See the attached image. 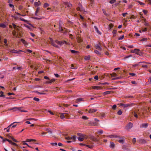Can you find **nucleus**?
Wrapping results in <instances>:
<instances>
[{
	"mask_svg": "<svg viewBox=\"0 0 151 151\" xmlns=\"http://www.w3.org/2000/svg\"><path fill=\"white\" fill-rule=\"evenodd\" d=\"M116 1V0H111L109 1V3L110 4H112L115 3Z\"/></svg>",
	"mask_w": 151,
	"mask_h": 151,
	"instance_id": "49",
	"label": "nucleus"
},
{
	"mask_svg": "<svg viewBox=\"0 0 151 151\" xmlns=\"http://www.w3.org/2000/svg\"><path fill=\"white\" fill-rule=\"evenodd\" d=\"M83 100L82 98H78L77 99V101L78 102L81 101Z\"/></svg>",
	"mask_w": 151,
	"mask_h": 151,
	"instance_id": "61",
	"label": "nucleus"
},
{
	"mask_svg": "<svg viewBox=\"0 0 151 151\" xmlns=\"http://www.w3.org/2000/svg\"><path fill=\"white\" fill-rule=\"evenodd\" d=\"M101 118L103 119L105 117V114L104 113H102L101 114Z\"/></svg>",
	"mask_w": 151,
	"mask_h": 151,
	"instance_id": "53",
	"label": "nucleus"
},
{
	"mask_svg": "<svg viewBox=\"0 0 151 151\" xmlns=\"http://www.w3.org/2000/svg\"><path fill=\"white\" fill-rule=\"evenodd\" d=\"M76 136L75 135L73 136L72 137H71V139H73L75 141L76 140Z\"/></svg>",
	"mask_w": 151,
	"mask_h": 151,
	"instance_id": "47",
	"label": "nucleus"
},
{
	"mask_svg": "<svg viewBox=\"0 0 151 151\" xmlns=\"http://www.w3.org/2000/svg\"><path fill=\"white\" fill-rule=\"evenodd\" d=\"M0 27L3 28H5L6 27V25L4 24H0Z\"/></svg>",
	"mask_w": 151,
	"mask_h": 151,
	"instance_id": "36",
	"label": "nucleus"
},
{
	"mask_svg": "<svg viewBox=\"0 0 151 151\" xmlns=\"http://www.w3.org/2000/svg\"><path fill=\"white\" fill-rule=\"evenodd\" d=\"M59 29L58 30V32H62L63 33H65L67 32L66 30H64V29H65V28H63V24L62 22L60 20L59 23Z\"/></svg>",
	"mask_w": 151,
	"mask_h": 151,
	"instance_id": "2",
	"label": "nucleus"
},
{
	"mask_svg": "<svg viewBox=\"0 0 151 151\" xmlns=\"http://www.w3.org/2000/svg\"><path fill=\"white\" fill-rule=\"evenodd\" d=\"M10 52L14 53H18V51L15 50H12L10 51Z\"/></svg>",
	"mask_w": 151,
	"mask_h": 151,
	"instance_id": "32",
	"label": "nucleus"
},
{
	"mask_svg": "<svg viewBox=\"0 0 151 151\" xmlns=\"http://www.w3.org/2000/svg\"><path fill=\"white\" fill-rule=\"evenodd\" d=\"M82 27L83 28H86L87 27L86 24L85 23H83Z\"/></svg>",
	"mask_w": 151,
	"mask_h": 151,
	"instance_id": "48",
	"label": "nucleus"
},
{
	"mask_svg": "<svg viewBox=\"0 0 151 151\" xmlns=\"http://www.w3.org/2000/svg\"><path fill=\"white\" fill-rule=\"evenodd\" d=\"M91 125L93 126H97L99 125V123L96 122H91Z\"/></svg>",
	"mask_w": 151,
	"mask_h": 151,
	"instance_id": "22",
	"label": "nucleus"
},
{
	"mask_svg": "<svg viewBox=\"0 0 151 151\" xmlns=\"http://www.w3.org/2000/svg\"><path fill=\"white\" fill-rule=\"evenodd\" d=\"M95 47L96 49H98L100 51H101V48L100 46V44H97L95 45Z\"/></svg>",
	"mask_w": 151,
	"mask_h": 151,
	"instance_id": "11",
	"label": "nucleus"
},
{
	"mask_svg": "<svg viewBox=\"0 0 151 151\" xmlns=\"http://www.w3.org/2000/svg\"><path fill=\"white\" fill-rule=\"evenodd\" d=\"M0 94L1 95H0V97H4L5 96L4 95V92L2 91H1L0 92Z\"/></svg>",
	"mask_w": 151,
	"mask_h": 151,
	"instance_id": "46",
	"label": "nucleus"
},
{
	"mask_svg": "<svg viewBox=\"0 0 151 151\" xmlns=\"http://www.w3.org/2000/svg\"><path fill=\"white\" fill-rule=\"evenodd\" d=\"M97 111V109H90L89 111L88 112L89 113H92L93 112H96Z\"/></svg>",
	"mask_w": 151,
	"mask_h": 151,
	"instance_id": "13",
	"label": "nucleus"
},
{
	"mask_svg": "<svg viewBox=\"0 0 151 151\" xmlns=\"http://www.w3.org/2000/svg\"><path fill=\"white\" fill-rule=\"evenodd\" d=\"M139 142L141 144H145L147 143V141L145 139H142L139 140Z\"/></svg>",
	"mask_w": 151,
	"mask_h": 151,
	"instance_id": "10",
	"label": "nucleus"
},
{
	"mask_svg": "<svg viewBox=\"0 0 151 151\" xmlns=\"http://www.w3.org/2000/svg\"><path fill=\"white\" fill-rule=\"evenodd\" d=\"M117 31L116 30H114L112 31V33L114 35L116 34V33ZM115 35H114L113 36L115 37Z\"/></svg>",
	"mask_w": 151,
	"mask_h": 151,
	"instance_id": "41",
	"label": "nucleus"
},
{
	"mask_svg": "<svg viewBox=\"0 0 151 151\" xmlns=\"http://www.w3.org/2000/svg\"><path fill=\"white\" fill-rule=\"evenodd\" d=\"M116 107V104H114L112 107V109H115Z\"/></svg>",
	"mask_w": 151,
	"mask_h": 151,
	"instance_id": "64",
	"label": "nucleus"
},
{
	"mask_svg": "<svg viewBox=\"0 0 151 151\" xmlns=\"http://www.w3.org/2000/svg\"><path fill=\"white\" fill-rule=\"evenodd\" d=\"M133 127V124L131 122H129L125 127V129L127 130H129Z\"/></svg>",
	"mask_w": 151,
	"mask_h": 151,
	"instance_id": "6",
	"label": "nucleus"
},
{
	"mask_svg": "<svg viewBox=\"0 0 151 151\" xmlns=\"http://www.w3.org/2000/svg\"><path fill=\"white\" fill-rule=\"evenodd\" d=\"M94 28L95 29V30L96 32L100 35H101V33L98 30V29L97 27L95 26H94Z\"/></svg>",
	"mask_w": 151,
	"mask_h": 151,
	"instance_id": "16",
	"label": "nucleus"
},
{
	"mask_svg": "<svg viewBox=\"0 0 151 151\" xmlns=\"http://www.w3.org/2000/svg\"><path fill=\"white\" fill-rule=\"evenodd\" d=\"M87 137H78V139L79 141H83L84 139V138H87Z\"/></svg>",
	"mask_w": 151,
	"mask_h": 151,
	"instance_id": "17",
	"label": "nucleus"
},
{
	"mask_svg": "<svg viewBox=\"0 0 151 151\" xmlns=\"http://www.w3.org/2000/svg\"><path fill=\"white\" fill-rule=\"evenodd\" d=\"M94 52L97 54L99 55H101V53L99 51H98L97 50H94Z\"/></svg>",
	"mask_w": 151,
	"mask_h": 151,
	"instance_id": "39",
	"label": "nucleus"
},
{
	"mask_svg": "<svg viewBox=\"0 0 151 151\" xmlns=\"http://www.w3.org/2000/svg\"><path fill=\"white\" fill-rule=\"evenodd\" d=\"M122 113V111L121 110H119L117 112V114L118 115H121Z\"/></svg>",
	"mask_w": 151,
	"mask_h": 151,
	"instance_id": "43",
	"label": "nucleus"
},
{
	"mask_svg": "<svg viewBox=\"0 0 151 151\" xmlns=\"http://www.w3.org/2000/svg\"><path fill=\"white\" fill-rule=\"evenodd\" d=\"M90 59V55L86 56L85 57L84 59L86 60H89Z\"/></svg>",
	"mask_w": 151,
	"mask_h": 151,
	"instance_id": "29",
	"label": "nucleus"
},
{
	"mask_svg": "<svg viewBox=\"0 0 151 151\" xmlns=\"http://www.w3.org/2000/svg\"><path fill=\"white\" fill-rule=\"evenodd\" d=\"M136 18V17L135 16H134L133 15H132L130 17V19H135Z\"/></svg>",
	"mask_w": 151,
	"mask_h": 151,
	"instance_id": "56",
	"label": "nucleus"
},
{
	"mask_svg": "<svg viewBox=\"0 0 151 151\" xmlns=\"http://www.w3.org/2000/svg\"><path fill=\"white\" fill-rule=\"evenodd\" d=\"M0 138H1L2 140H3V142H5L6 141H7V139H4L3 138L1 137L0 136Z\"/></svg>",
	"mask_w": 151,
	"mask_h": 151,
	"instance_id": "42",
	"label": "nucleus"
},
{
	"mask_svg": "<svg viewBox=\"0 0 151 151\" xmlns=\"http://www.w3.org/2000/svg\"><path fill=\"white\" fill-rule=\"evenodd\" d=\"M21 41L25 45H28L27 42L24 39H21Z\"/></svg>",
	"mask_w": 151,
	"mask_h": 151,
	"instance_id": "26",
	"label": "nucleus"
},
{
	"mask_svg": "<svg viewBox=\"0 0 151 151\" xmlns=\"http://www.w3.org/2000/svg\"><path fill=\"white\" fill-rule=\"evenodd\" d=\"M33 100L37 101H39L40 99L34 97L33 98Z\"/></svg>",
	"mask_w": 151,
	"mask_h": 151,
	"instance_id": "45",
	"label": "nucleus"
},
{
	"mask_svg": "<svg viewBox=\"0 0 151 151\" xmlns=\"http://www.w3.org/2000/svg\"><path fill=\"white\" fill-rule=\"evenodd\" d=\"M77 11L81 12H83L84 10L82 5L80 3L78 4V6L77 8Z\"/></svg>",
	"mask_w": 151,
	"mask_h": 151,
	"instance_id": "7",
	"label": "nucleus"
},
{
	"mask_svg": "<svg viewBox=\"0 0 151 151\" xmlns=\"http://www.w3.org/2000/svg\"><path fill=\"white\" fill-rule=\"evenodd\" d=\"M77 135L79 137H87L86 135L80 133H77Z\"/></svg>",
	"mask_w": 151,
	"mask_h": 151,
	"instance_id": "19",
	"label": "nucleus"
},
{
	"mask_svg": "<svg viewBox=\"0 0 151 151\" xmlns=\"http://www.w3.org/2000/svg\"><path fill=\"white\" fill-rule=\"evenodd\" d=\"M142 12L144 13V14H146L147 13V11L145 10H143L142 11Z\"/></svg>",
	"mask_w": 151,
	"mask_h": 151,
	"instance_id": "58",
	"label": "nucleus"
},
{
	"mask_svg": "<svg viewBox=\"0 0 151 151\" xmlns=\"http://www.w3.org/2000/svg\"><path fill=\"white\" fill-rule=\"evenodd\" d=\"M70 51L73 54L77 53L78 52L73 50H70Z\"/></svg>",
	"mask_w": 151,
	"mask_h": 151,
	"instance_id": "33",
	"label": "nucleus"
},
{
	"mask_svg": "<svg viewBox=\"0 0 151 151\" xmlns=\"http://www.w3.org/2000/svg\"><path fill=\"white\" fill-rule=\"evenodd\" d=\"M77 41L78 43L81 42L83 41L82 40L80 37H78L77 38Z\"/></svg>",
	"mask_w": 151,
	"mask_h": 151,
	"instance_id": "28",
	"label": "nucleus"
},
{
	"mask_svg": "<svg viewBox=\"0 0 151 151\" xmlns=\"http://www.w3.org/2000/svg\"><path fill=\"white\" fill-rule=\"evenodd\" d=\"M114 26V25L112 24H110L109 25V29L110 30Z\"/></svg>",
	"mask_w": 151,
	"mask_h": 151,
	"instance_id": "44",
	"label": "nucleus"
},
{
	"mask_svg": "<svg viewBox=\"0 0 151 151\" xmlns=\"http://www.w3.org/2000/svg\"><path fill=\"white\" fill-rule=\"evenodd\" d=\"M51 45H53V46L57 48H59V46L58 45H56L55 44V42H54L53 40H52L51 42Z\"/></svg>",
	"mask_w": 151,
	"mask_h": 151,
	"instance_id": "14",
	"label": "nucleus"
},
{
	"mask_svg": "<svg viewBox=\"0 0 151 151\" xmlns=\"http://www.w3.org/2000/svg\"><path fill=\"white\" fill-rule=\"evenodd\" d=\"M36 140L35 139H27L25 142H30L31 141H36Z\"/></svg>",
	"mask_w": 151,
	"mask_h": 151,
	"instance_id": "21",
	"label": "nucleus"
},
{
	"mask_svg": "<svg viewBox=\"0 0 151 151\" xmlns=\"http://www.w3.org/2000/svg\"><path fill=\"white\" fill-rule=\"evenodd\" d=\"M103 12V13H104V14L106 15V16H107L108 15V14L106 13V11H105V10L103 9L102 10Z\"/></svg>",
	"mask_w": 151,
	"mask_h": 151,
	"instance_id": "55",
	"label": "nucleus"
},
{
	"mask_svg": "<svg viewBox=\"0 0 151 151\" xmlns=\"http://www.w3.org/2000/svg\"><path fill=\"white\" fill-rule=\"evenodd\" d=\"M148 125V124L147 123H144L140 125V127L141 128H147Z\"/></svg>",
	"mask_w": 151,
	"mask_h": 151,
	"instance_id": "12",
	"label": "nucleus"
},
{
	"mask_svg": "<svg viewBox=\"0 0 151 151\" xmlns=\"http://www.w3.org/2000/svg\"><path fill=\"white\" fill-rule=\"evenodd\" d=\"M140 51L139 49H135L131 51L132 53H135L138 55H139V53Z\"/></svg>",
	"mask_w": 151,
	"mask_h": 151,
	"instance_id": "9",
	"label": "nucleus"
},
{
	"mask_svg": "<svg viewBox=\"0 0 151 151\" xmlns=\"http://www.w3.org/2000/svg\"><path fill=\"white\" fill-rule=\"evenodd\" d=\"M41 4V2L40 1H38V2H35L34 3V5L36 6H38L40 5Z\"/></svg>",
	"mask_w": 151,
	"mask_h": 151,
	"instance_id": "18",
	"label": "nucleus"
},
{
	"mask_svg": "<svg viewBox=\"0 0 151 151\" xmlns=\"http://www.w3.org/2000/svg\"><path fill=\"white\" fill-rule=\"evenodd\" d=\"M55 43L60 46H61L64 44L66 45H70V43H69L68 42H67L65 40L59 41L57 40H56L55 41Z\"/></svg>",
	"mask_w": 151,
	"mask_h": 151,
	"instance_id": "3",
	"label": "nucleus"
},
{
	"mask_svg": "<svg viewBox=\"0 0 151 151\" xmlns=\"http://www.w3.org/2000/svg\"><path fill=\"white\" fill-rule=\"evenodd\" d=\"M18 122H14L13 123H12L10 125H9V126H8L7 128H6V129H10V127H11L12 126V125L14 124V123H18ZM5 129H6V128H5L4 129V130H5Z\"/></svg>",
	"mask_w": 151,
	"mask_h": 151,
	"instance_id": "30",
	"label": "nucleus"
},
{
	"mask_svg": "<svg viewBox=\"0 0 151 151\" xmlns=\"http://www.w3.org/2000/svg\"><path fill=\"white\" fill-rule=\"evenodd\" d=\"M132 142L134 144L136 142V139L135 138H133L132 140Z\"/></svg>",
	"mask_w": 151,
	"mask_h": 151,
	"instance_id": "54",
	"label": "nucleus"
},
{
	"mask_svg": "<svg viewBox=\"0 0 151 151\" xmlns=\"http://www.w3.org/2000/svg\"><path fill=\"white\" fill-rule=\"evenodd\" d=\"M129 75L131 76H135L136 75L135 73H130L129 74Z\"/></svg>",
	"mask_w": 151,
	"mask_h": 151,
	"instance_id": "57",
	"label": "nucleus"
},
{
	"mask_svg": "<svg viewBox=\"0 0 151 151\" xmlns=\"http://www.w3.org/2000/svg\"><path fill=\"white\" fill-rule=\"evenodd\" d=\"M64 4L67 7L70 8L72 6V4L68 2H64Z\"/></svg>",
	"mask_w": 151,
	"mask_h": 151,
	"instance_id": "8",
	"label": "nucleus"
},
{
	"mask_svg": "<svg viewBox=\"0 0 151 151\" xmlns=\"http://www.w3.org/2000/svg\"><path fill=\"white\" fill-rule=\"evenodd\" d=\"M35 92L38 94H45V93H44L43 92H40L37 91H35Z\"/></svg>",
	"mask_w": 151,
	"mask_h": 151,
	"instance_id": "38",
	"label": "nucleus"
},
{
	"mask_svg": "<svg viewBox=\"0 0 151 151\" xmlns=\"http://www.w3.org/2000/svg\"><path fill=\"white\" fill-rule=\"evenodd\" d=\"M70 68L76 69L77 68L76 67H74L73 65L72 64L70 65Z\"/></svg>",
	"mask_w": 151,
	"mask_h": 151,
	"instance_id": "37",
	"label": "nucleus"
},
{
	"mask_svg": "<svg viewBox=\"0 0 151 151\" xmlns=\"http://www.w3.org/2000/svg\"><path fill=\"white\" fill-rule=\"evenodd\" d=\"M55 81V79L54 78L52 79L51 80H50L49 81L46 82V83L47 84L51 83L53 82H54Z\"/></svg>",
	"mask_w": 151,
	"mask_h": 151,
	"instance_id": "15",
	"label": "nucleus"
},
{
	"mask_svg": "<svg viewBox=\"0 0 151 151\" xmlns=\"http://www.w3.org/2000/svg\"><path fill=\"white\" fill-rule=\"evenodd\" d=\"M40 9V8L39 7H38L37 8L36 10V11L35 15L36 16H37V13H38Z\"/></svg>",
	"mask_w": 151,
	"mask_h": 151,
	"instance_id": "27",
	"label": "nucleus"
},
{
	"mask_svg": "<svg viewBox=\"0 0 151 151\" xmlns=\"http://www.w3.org/2000/svg\"><path fill=\"white\" fill-rule=\"evenodd\" d=\"M113 93V91H106L104 92V93H103V94H104V95H107V94H110V93Z\"/></svg>",
	"mask_w": 151,
	"mask_h": 151,
	"instance_id": "20",
	"label": "nucleus"
},
{
	"mask_svg": "<svg viewBox=\"0 0 151 151\" xmlns=\"http://www.w3.org/2000/svg\"><path fill=\"white\" fill-rule=\"evenodd\" d=\"M82 118L83 119H85V120L88 119V118L86 116H82Z\"/></svg>",
	"mask_w": 151,
	"mask_h": 151,
	"instance_id": "62",
	"label": "nucleus"
},
{
	"mask_svg": "<svg viewBox=\"0 0 151 151\" xmlns=\"http://www.w3.org/2000/svg\"><path fill=\"white\" fill-rule=\"evenodd\" d=\"M111 77L117 76V74L115 73H113L112 74H111Z\"/></svg>",
	"mask_w": 151,
	"mask_h": 151,
	"instance_id": "34",
	"label": "nucleus"
},
{
	"mask_svg": "<svg viewBox=\"0 0 151 151\" xmlns=\"http://www.w3.org/2000/svg\"><path fill=\"white\" fill-rule=\"evenodd\" d=\"M8 137L9 138H11L13 141L16 142H18V141L14 139L12 137H11V136L9 135L8 136Z\"/></svg>",
	"mask_w": 151,
	"mask_h": 151,
	"instance_id": "23",
	"label": "nucleus"
},
{
	"mask_svg": "<svg viewBox=\"0 0 151 151\" xmlns=\"http://www.w3.org/2000/svg\"><path fill=\"white\" fill-rule=\"evenodd\" d=\"M49 5L47 3H45L43 5L44 8H46L49 6Z\"/></svg>",
	"mask_w": 151,
	"mask_h": 151,
	"instance_id": "35",
	"label": "nucleus"
},
{
	"mask_svg": "<svg viewBox=\"0 0 151 151\" xmlns=\"http://www.w3.org/2000/svg\"><path fill=\"white\" fill-rule=\"evenodd\" d=\"M51 145L53 146H56L57 145V143L56 142L52 143H51Z\"/></svg>",
	"mask_w": 151,
	"mask_h": 151,
	"instance_id": "50",
	"label": "nucleus"
},
{
	"mask_svg": "<svg viewBox=\"0 0 151 151\" xmlns=\"http://www.w3.org/2000/svg\"><path fill=\"white\" fill-rule=\"evenodd\" d=\"M124 35H122L121 36L119 37L118 38V40H120L123 39L124 38Z\"/></svg>",
	"mask_w": 151,
	"mask_h": 151,
	"instance_id": "52",
	"label": "nucleus"
},
{
	"mask_svg": "<svg viewBox=\"0 0 151 151\" xmlns=\"http://www.w3.org/2000/svg\"><path fill=\"white\" fill-rule=\"evenodd\" d=\"M21 148L24 151H29L28 150H26V149H24V148H26V147H21Z\"/></svg>",
	"mask_w": 151,
	"mask_h": 151,
	"instance_id": "63",
	"label": "nucleus"
},
{
	"mask_svg": "<svg viewBox=\"0 0 151 151\" xmlns=\"http://www.w3.org/2000/svg\"><path fill=\"white\" fill-rule=\"evenodd\" d=\"M110 147L112 148H114L115 146V144L113 142H110Z\"/></svg>",
	"mask_w": 151,
	"mask_h": 151,
	"instance_id": "24",
	"label": "nucleus"
},
{
	"mask_svg": "<svg viewBox=\"0 0 151 151\" xmlns=\"http://www.w3.org/2000/svg\"><path fill=\"white\" fill-rule=\"evenodd\" d=\"M103 131L101 129L99 130L98 131V133L99 134H101L103 133Z\"/></svg>",
	"mask_w": 151,
	"mask_h": 151,
	"instance_id": "40",
	"label": "nucleus"
},
{
	"mask_svg": "<svg viewBox=\"0 0 151 151\" xmlns=\"http://www.w3.org/2000/svg\"><path fill=\"white\" fill-rule=\"evenodd\" d=\"M85 145L86 147H88L90 149L92 148L93 147V146L92 145Z\"/></svg>",
	"mask_w": 151,
	"mask_h": 151,
	"instance_id": "59",
	"label": "nucleus"
},
{
	"mask_svg": "<svg viewBox=\"0 0 151 151\" xmlns=\"http://www.w3.org/2000/svg\"><path fill=\"white\" fill-rule=\"evenodd\" d=\"M21 108L14 107L13 108V111L15 112L17 111H20L21 112H27L28 111L27 110H23L20 109Z\"/></svg>",
	"mask_w": 151,
	"mask_h": 151,
	"instance_id": "5",
	"label": "nucleus"
},
{
	"mask_svg": "<svg viewBox=\"0 0 151 151\" xmlns=\"http://www.w3.org/2000/svg\"><path fill=\"white\" fill-rule=\"evenodd\" d=\"M92 88L94 89H100L101 88L100 86H93Z\"/></svg>",
	"mask_w": 151,
	"mask_h": 151,
	"instance_id": "25",
	"label": "nucleus"
},
{
	"mask_svg": "<svg viewBox=\"0 0 151 151\" xmlns=\"http://www.w3.org/2000/svg\"><path fill=\"white\" fill-rule=\"evenodd\" d=\"M60 117L61 119H63L65 118V116L64 115V114H65V113H60Z\"/></svg>",
	"mask_w": 151,
	"mask_h": 151,
	"instance_id": "31",
	"label": "nucleus"
},
{
	"mask_svg": "<svg viewBox=\"0 0 151 151\" xmlns=\"http://www.w3.org/2000/svg\"><path fill=\"white\" fill-rule=\"evenodd\" d=\"M12 25L14 29H16L17 27H18V26H17L16 25L14 24V23H12Z\"/></svg>",
	"mask_w": 151,
	"mask_h": 151,
	"instance_id": "60",
	"label": "nucleus"
},
{
	"mask_svg": "<svg viewBox=\"0 0 151 151\" xmlns=\"http://www.w3.org/2000/svg\"><path fill=\"white\" fill-rule=\"evenodd\" d=\"M107 137L115 139V141L121 143L123 144L124 143V137H122L116 134L109 135Z\"/></svg>",
	"mask_w": 151,
	"mask_h": 151,
	"instance_id": "1",
	"label": "nucleus"
},
{
	"mask_svg": "<svg viewBox=\"0 0 151 151\" xmlns=\"http://www.w3.org/2000/svg\"><path fill=\"white\" fill-rule=\"evenodd\" d=\"M137 2L140 5H145V3H142V2H140V1H137Z\"/></svg>",
	"mask_w": 151,
	"mask_h": 151,
	"instance_id": "51",
	"label": "nucleus"
},
{
	"mask_svg": "<svg viewBox=\"0 0 151 151\" xmlns=\"http://www.w3.org/2000/svg\"><path fill=\"white\" fill-rule=\"evenodd\" d=\"M134 105V103L127 104H124L122 103L120 104V106H123L124 108L130 107Z\"/></svg>",
	"mask_w": 151,
	"mask_h": 151,
	"instance_id": "4",
	"label": "nucleus"
}]
</instances>
